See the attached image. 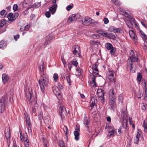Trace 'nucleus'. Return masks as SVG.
<instances>
[{"label": "nucleus", "instance_id": "50", "mask_svg": "<svg viewBox=\"0 0 147 147\" xmlns=\"http://www.w3.org/2000/svg\"><path fill=\"white\" fill-rule=\"evenodd\" d=\"M33 6L34 7L38 8L40 6V3H35L34 4Z\"/></svg>", "mask_w": 147, "mask_h": 147}, {"label": "nucleus", "instance_id": "22", "mask_svg": "<svg viewBox=\"0 0 147 147\" xmlns=\"http://www.w3.org/2000/svg\"><path fill=\"white\" fill-rule=\"evenodd\" d=\"M140 36L144 39L145 42L147 40V36L142 31H140Z\"/></svg>", "mask_w": 147, "mask_h": 147}, {"label": "nucleus", "instance_id": "16", "mask_svg": "<svg viewBox=\"0 0 147 147\" xmlns=\"http://www.w3.org/2000/svg\"><path fill=\"white\" fill-rule=\"evenodd\" d=\"M52 90L56 96L60 95L59 89L57 86H53Z\"/></svg>", "mask_w": 147, "mask_h": 147}, {"label": "nucleus", "instance_id": "42", "mask_svg": "<svg viewBox=\"0 0 147 147\" xmlns=\"http://www.w3.org/2000/svg\"><path fill=\"white\" fill-rule=\"evenodd\" d=\"M118 99L119 102H120L121 103H122L123 102V95L122 94H120L119 95L118 97Z\"/></svg>", "mask_w": 147, "mask_h": 147}, {"label": "nucleus", "instance_id": "18", "mask_svg": "<svg viewBox=\"0 0 147 147\" xmlns=\"http://www.w3.org/2000/svg\"><path fill=\"white\" fill-rule=\"evenodd\" d=\"M141 132L138 131L137 133V134L136 137L134 138V142L136 144H138L139 138L141 136Z\"/></svg>", "mask_w": 147, "mask_h": 147}, {"label": "nucleus", "instance_id": "54", "mask_svg": "<svg viewBox=\"0 0 147 147\" xmlns=\"http://www.w3.org/2000/svg\"><path fill=\"white\" fill-rule=\"evenodd\" d=\"M103 21H104V23L105 24H107L109 22V20H108V19L107 18H105L103 19Z\"/></svg>", "mask_w": 147, "mask_h": 147}, {"label": "nucleus", "instance_id": "12", "mask_svg": "<svg viewBox=\"0 0 147 147\" xmlns=\"http://www.w3.org/2000/svg\"><path fill=\"white\" fill-rule=\"evenodd\" d=\"M97 102V99L95 97H92L90 101V106L92 109L95 105Z\"/></svg>", "mask_w": 147, "mask_h": 147}, {"label": "nucleus", "instance_id": "38", "mask_svg": "<svg viewBox=\"0 0 147 147\" xmlns=\"http://www.w3.org/2000/svg\"><path fill=\"white\" fill-rule=\"evenodd\" d=\"M72 63L73 65L75 66L76 67H77L78 63V62L77 60L76 59H74L73 60Z\"/></svg>", "mask_w": 147, "mask_h": 147}, {"label": "nucleus", "instance_id": "19", "mask_svg": "<svg viewBox=\"0 0 147 147\" xmlns=\"http://www.w3.org/2000/svg\"><path fill=\"white\" fill-rule=\"evenodd\" d=\"M9 79V77L7 74H3L2 75V79L3 82L5 83L7 82Z\"/></svg>", "mask_w": 147, "mask_h": 147}, {"label": "nucleus", "instance_id": "25", "mask_svg": "<svg viewBox=\"0 0 147 147\" xmlns=\"http://www.w3.org/2000/svg\"><path fill=\"white\" fill-rule=\"evenodd\" d=\"M105 48L108 50H110L113 47L112 45L108 42L105 44Z\"/></svg>", "mask_w": 147, "mask_h": 147}, {"label": "nucleus", "instance_id": "32", "mask_svg": "<svg viewBox=\"0 0 147 147\" xmlns=\"http://www.w3.org/2000/svg\"><path fill=\"white\" fill-rule=\"evenodd\" d=\"M6 14V11L5 10H3L1 11L0 15L2 18H3L5 16Z\"/></svg>", "mask_w": 147, "mask_h": 147}, {"label": "nucleus", "instance_id": "60", "mask_svg": "<svg viewBox=\"0 0 147 147\" xmlns=\"http://www.w3.org/2000/svg\"><path fill=\"white\" fill-rule=\"evenodd\" d=\"M128 27H129L130 28H133V25H134V24H132L131 23H129V24H127Z\"/></svg>", "mask_w": 147, "mask_h": 147}, {"label": "nucleus", "instance_id": "61", "mask_svg": "<svg viewBox=\"0 0 147 147\" xmlns=\"http://www.w3.org/2000/svg\"><path fill=\"white\" fill-rule=\"evenodd\" d=\"M124 14L125 16L128 18H130L129 17H131V16L129 15V14L127 12H125L124 13Z\"/></svg>", "mask_w": 147, "mask_h": 147}, {"label": "nucleus", "instance_id": "20", "mask_svg": "<svg viewBox=\"0 0 147 147\" xmlns=\"http://www.w3.org/2000/svg\"><path fill=\"white\" fill-rule=\"evenodd\" d=\"M53 37H51V35H50L49 36H47V39L45 40V44H44V46L46 47L47 45L49 43L50 40L53 39Z\"/></svg>", "mask_w": 147, "mask_h": 147}, {"label": "nucleus", "instance_id": "53", "mask_svg": "<svg viewBox=\"0 0 147 147\" xmlns=\"http://www.w3.org/2000/svg\"><path fill=\"white\" fill-rule=\"evenodd\" d=\"M147 106L146 104H143L142 105L141 107V108L142 109L144 110H145L146 109V107Z\"/></svg>", "mask_w": 147, "mask_h": 147}, {"label": "nucleus", "instance_id": "23", "mask_svg": "<svg viewBox=\"0 0 147 147\" xmlns=\"http://www.w3.org/2000/svg\"><path fill=\"white\" fill-rule=\"evenodd\" d=\"M129 18H129L130 19V23L134 24L136 27L138 26V25L137 24L134 18L131 16V17Z\"/></svg>", "mask_w": 147, "mask_h": 147}, {"label": "nucleus", "instance_id": "55", "mask_svg": "<svg viewBox=\"0 0 147 147\" xmlns=\"http://www.w3.org/2000/svg\"><path fill=\"white\" fill-rule=\"evenodd\" d=\"M115 48H112L111 49L110 53L111 54L113 55L114 54L115 52Z\"/></svg>", "mask_w": 147, "mask_h": 147}, {"label": "nucleus", "instance_id": "51", "mask_svg": "<svg viewBox=\"0 0 147 147\" xmlns=\"http://www.w3.org/2000/svg\"><path fill=\"white\" fill-rule=\"evenodd\" d=\"M25 121L26 124L27 125V126H31V124L30 121V119L28 120H25Z\"/></svg>", "mask_w": 147, "mask_h": 147}, {"label": "nucleus", "instance_id": "36", "mask_svg": "<svg viewBox=\"0 0 147 147\" xmlns=\"http://www.w3.org/2000/svg\"><path fill=\"white\" fill-rule=\"evenodd\" d=\"M63 131L65 133V135L66 136L67 138V139L68 138V136H67V131H68V128L67 126H64L63 128Z\"/></svg>", "mask_w": 147, "mask_h": 147}, {"label": "nucleus", "instance_id": "33", "mask_svg": "<svg viewBox=\"0 0 147 147\" xmlns=\"http://www.w3.org/2000/svg\"><path fill=\"white\" fill-rule=\"evenodd\" d=\"M114 76H108V80H109V81L111 83H113L114 84L115 82V81L113 78Z\"/></svg>", "mask_w": 147, "mask_h": 147}, {"label": "nucleus", "instance_id": "62", "mask_svg": "<svg viewBox=\"0 0 147 147\" xmlns=\"http://www.w3.org/2000/svg\"><path fill=\"white\" fill-rule=\"evenodd\" d=\"M31 126H26V127H27V129H28V131L29 132L30 131L31 132H32V129H31Z\"/></svg>", "mask_w": 147, "mask_h": 147}, {"label": "nucleus", "instance_id": "47", "mask_svg": "<svg viewBox=\"0 0 147 147\" xmlns=\"http://www.w3.org/2000/svg\"><path fill=\"white\" fill-rule=\"evenodd\" d=\"M73 7V5L72 4L71 5H69L67 6L66 9L68 11L70 10L71 9H72Z\"/></svg>", "mask_w": 147, "mask_h": 147}, {"label": "nucleus", "instance_id": "6", "mask_svg": "<svg viewBox=\"0 0 147 147\" xmlns=\"http://www.w3.org/2000/svg\"><path fill=\"white\" fill-rule=\"evenodd\" d=\"M109 133L108 134L110 137L114 136L117 134L116 129L113 126H108Z\"/></svg>", "mask_w": 147, "mask_h": 147}, {"label": "nucleus", "instance_id": "14", "mask_svg": "<svg viewBox=\"0 0 147 147\" xmlns=\"http://www.w3.org/2000/svg\"><path fill=\"white\" fill-rule=\"evenodd\" d=\"M57 5V4H54L49 8V11L52 14H53L56 12Z\"/></svg>", "mask_w": 147, "mask_h": 147}, {"label": "nucleus", "instance_id": "4", "mask_svg": "<svg viewBox=\"0 0 147 147\" xmlns=\"http://www.w3.org/2000/svg\"><path fill=\"white\" fill-rule=\"evenodd\" d=\"M130 56L128 59V63H132V62H137L138 61L137 56H135L133 50H131L130 53Z\"/></svg>", "mask_w": 147, "mask_h": 147}, {"label": "nucleus", "instance_id": "39", "mask_svg": "<svg viewBox=\"0 0 147 147\" xmlns=\"http://www.w3.org/2000/svg\"><path fill=\"white\" fill-rule=\"evenodd\" d=\"M144 83V85H143L144 87V90L145 92V94L146 93V90H147V81H146L144 80L143 81Z\"/></svg>", "mask_w": 147, "mask_h": 147}, {"label": "nucleus", "instance_id": "13", "mask_svg": "<svg viewBox=\"0 0 147 147\" xmlns=\"http://www.w3.org/2000/svg\"><path fill=\"white\" fill-rule=\"evenodd\" d=\"M20 138L22 142L28 139V135L26 132L23 134V135H22V131H20Z\"/></svg>", "mask_w": 147, "mask_h": 147}, {"label": "nucleus", "instance_id": "17", "mask_svg": "<svg viewBox=\"0 0 147 147\" xmlns=\"http://www.w3.org/2000/svg\"><path fill=\"white\" fill-rule=\"evenodd\" d=\"M7 18L8 19V22H12L15 19H14V17L13 15V14L12 13H9L7 16Z\"/></svg>", "mask_w": 147, "mask_h": 147}, {"label": "nucleus", "instance_id": "46", "mask_svg": "<svg viewBox=\"0 0 147 147\" xmlns=\"http://www.w3.org/2000/svg\"><path fill=\"white\" fill-rule=\"evenodd\" d=\"M43 143L44 145V147H47V145L48 143V142L47 140H43Z\"/></svg>", "mask_w": 147, "mask_h": 147}, {"label": "nucleus", "instance_id": "11", "mask_svg": "<svg viewBox=\"0 0 147 147\" xmlns=\"http://www.w3.org/2000/svg\"><path fill=\"white\" fill-rule=\"evenodd\" d=\"M59 113L62 120H63L62 116L66 113V111L65 107L60 106L59 107Z\"/></svg>", "mask_w": 147, "mask_h": 147}, {"label": "nucleus", "instance_id": "9", "mask_svg": "<svg viewBox=\"0 0 147 147\" xmlns=\"http://www.w3.org/2000/svg\"><path fill=\"white\" fill-rule=\"evenodd\" d=\"M25 95L26 100L29 102L30 105L31 104L32 101V95L31 93L29 91L26 92Z\"/></svg>", "mask_w": 147, "mask_h": 147}, {"label": "nucleus", "instance_id": "48", "mask_svg": "<svg viewBox=\"0 0 147 147\" xmlns=\"http://www.w3.org/2000/svg\"><path fill=\"white\" fill-rule=\"evenodd\" d=\"M142 78V76L140 74H138L137 75V79L139 82H140Z\"/></svg>", "mask_w": 147, "mask_h": 147}, {"label": "nucleus", "instance_id": "56", "mask_svg": "<svg viewBox=\"0 0 147 147\" xmlns=\"http://www.w3.org/2000/svg\"><path fill=\"white\" fill-rule=\"evenodd\" d=\"M24 115L25 116V120L30 119L29 116L28 114L25 113Z\"/></svg>", "mask_w": 147, "mask_h": 147}, {"label": "nucleus", "instance_id": "7", "mask_svg": "<svg viewBox=\"0 0 147 147\" xmlns=\"http://www.w3.org/2000/svg\"><path fill=\"white\" fill-rule=\"evenodd\" d=\"M80 17V16L79 14H73L71 16H70L68 19L67 22L70 23L72 21H74L79 19Z\"/></svg>", "mask_w": 147, "mask_h": 147}, {"label": "nucleus", "instance_id": "63", "mask_svg": "<svg viewBox=\"0 0 147 147\" xmlns=\"http://www.w3.org/2000/svg\"><path fill=\"white\" fill-rule=\"evenodd\" d=\"M97 65L96 64H95V65H93L92 67V69L93 70H95L97 68Z\"/></svg>", "mask_w": 147, "mask_h": 147}, {"label": "nucleus", "instance_id": "57", "mask_svg": "<svg viewBox=\"0 0 147 147\" xmlns=\"http://www.w3.org/2000/svg\"><path fill=\"white\" fill-rule=\"evenodd\" d=\"M45 16L48 18H49L50 17L51 14L49 11H47L46 12Z\"/></svg>", "mask_w": 147, "mask_h": 147}, {"label": "nucleus", "instance_id": "37", "mask_svg": "<svg viewBox=\"0 0 147 147\" xmlns=\"http://www.w3.org/2000/svg\"><path fill=\"white\" fill-rule=\"evenodd\" d=\"M59 146L60 147H65L64 142L61 140L59 141Z\"/></svg>", "mask_w": 147, "mask_h": 147}, {"label": "nucleus", "instance_id": "30", "mask_svg": "<svg viewBox=\"0 0 147 147\" xmlns=\"http://www.w3.org/2000/svg\"><path fill=\"white\" fill-rule=\"evenodd\" d=\"M143 127L144 128V131L145 132H147V119H146L143 123Z\"/></svg>", "mask_w": 147, "mask_h": 147}, {"label": "nucleus", "instance_id": "40", "mask_svg": "<svg viewBox=\"0 0 147 147\" xmlns=\"http://www.w3.org/2000/svg\"><path fill=\"white\" fill-rule=\"evenodd\" d=\"M114 32H117V33H122L123 32V30L119 28H115V30Z\"/></svg>", "mask_w": 147, "mask_h": 147}, {"label": "nucleus", "instance_id": "10", "mask_svg": "<svg viewBox=\"0 0 147 147\" xmlns=\"http://www.w3.org/2000/svg\"><path fill=\"white\" fill-rule=\"evenodd\" d=\"M115 90L114 88H112L109 91V98L111 100H115Z\"/></svg>", "mask_w": 147, "mask_h": 147}, {"label": "nucleus", "instance_id": "1", "mask_svg": "<svg viewBox=\"0 0 147 147\" xmlns=\"http://www.w3.org/2000/svg\"><path fill=\"white\" fill-rule=\"evenodd\" d=\"M38 82L41 91L44 92L46 88L48 86L49 84L48 76H40Z\"/></svg>", "mask_w": 147, "mask_h": 147}, {"label": "nucleus", "instance_id": "21", "mask_svg": "<svg viewBox=\"0 0 147 147\" xmlns=\"http://www.w3.org/2000/svg\"><path fill=\"white\" fill-rule=\"evenodd\" d=\"M97 32L98 33L101 35L102 36H105V37H107V38H109V36L107 35V33L103 32L101 30H98L97 31Z\"/></svg>", "mask_w": 147, "mask_h": 147}, {"label": "nucleus", "instance_id": "26", "mask_svg": "<svg viewBox=\"0 0 147 147\" xmlns=\"http://www.w3.org/2000/svg\"><path fill=\"white\" fill-rule=\"evenodd\" d=\"M92 76L91 78V79L92 80V81H91L90 83L91 84H93V86H94L96 85V83L95 82V77L96 76H95V75H94L93 74H92Z\"/></svg>", "mask_w": 147, "mask_h": 147}, {"label": "nucleus", "instance_id": "52", "mask_svg": "<svg viewBox=\"0 0 147 147\" xmlns=\"http://www.w3.org/2000/svg\"><path fill=\"white\" fill-rule=\"evenodd\" d=\"M18 9V6L17 4H14L13 6V9L14 11H16Z\"/></svg>", "mask_w": 147, "mask_h": 147}, {"label": "nucleus", "instance_id": "31", "mask_svg": "<svg viewBox=\"0 0 147 147\" xmlns=\"http://www.w3.org/2000/svg\"><path fill=\"white\" fill-rule=\"evenodd\" d=\"M5 136L7 140L9 141L10 140V133L9 131L7 132H5Z\"/></svg>", "mask_w": 147, "mask_h": 147}, {"label": "nucleus", "instance_id": "5", "mask_svg": "<svg viewBox=\"0 0 147 147\" xmlns=\"http://www.w3.org/2000/svg\"><path fill=\"white\" fill-rule=\"evenodd\" d=\"M84 21H82V24L85 26H89L91 24H93L95 23L94 20L92 19L91 18L89 17H86L85 18Z\"/></svg>", "mask_w": 147, "mask_h": 147}, {"label": "nucleus", "instance_id": "2", "mask_svg": "<svg viewBox=\"0 0 147 147\" xmlns=\"http://www.w3.org/2000/svg\"><path fill=\"white\" fill-rule=\"evenodd\" d=\"M7 99V96L5 95L0 99V113L4 112L6 108L5 102Z\"/></svg>", "mask_w": 147, "mask_h": 147}, {"label": "nucleus", "instance_id": "59", "mask_svg": "<svg viewBox=\"0 0 147 147\" xmlns=\"http://www.w3.org/2000/svg\"><path fill=\"white\" fill-rule=\"evenodd\" d=\"M99 71L98 70L97 68L95 70H93L92 72L93 74H98Z\"/></svg>", "mask_w": 147, "mask_h": 147}, {"label": "nucleus", "instance_id": "49", "mask_svg": "<svg viewBox=\"0 0 147 147\" xmlns=\"http://www.w3.org/2000/svg\"><path fill=\"white\" fill-rule=\"evenodd\" d=\"M115 72L114 71H109L108 73V76H114V74Z\"/></svg>", "mask_w": 147, "mask_h": 147}, {"label": "nucleus", "instance_id": "24", "mask_svg": "<svg viewBox=\"0 0 147 147\" xmlns=\"http://www.w3.org/2000/svg\"><path fill=\"white\" fill-rule=\"evenodd\" d=\"M84 125L88 129L89 128V126L88 125L90 124V121H89L86 118H85L84 119Z\"/></svg>", "mask_w": 147, "mask_h": 147}, {"label": "nucleus", "instance_id": "3", "mask_svg": "<svg viewBox=\"0 0 147 147\" xmlns=\"http://www.w3.org/2000/svg\"><path fill=\"white\" fill-rule=\"evenodd\" d=\"M119 117L123 118L122 125L127 123L128 120L127 118V114L125 109H123L121 111V113L119 115Z\"/></svg>", "mask_w": 147, "mask_h": 147}, {"label": "nucleus", "instance_id": "41", "mask_svg": "<svg viewBox=\"0 0 147 147\" xmlns=\"http://www.w3.org/2000/svg\"><path fill=\"white\" fill-rule=\"evenodd\" d=\"M53 78L54 80L56 82H57L58 80V76L57 74H54L53 76Z\"/></svg>", "mask_w": 147, "mask_h": 147}, {"label": "nucleus", "instance_id": "34", "mask_svg": "<svg viewBox=\"0 0 147 147\" xmlns=\"http://www.w3.org/2000/svg\"><path fill=\"white\" fill-rule=\"evenodd\" d=\"M6 45L5 42L3 41H0V48H4Z\"/></svg>", "mask_w": 147, "mask_h": 147}, {"label": "nucleus", "instance_id": "35", "mask_svg": "<svg viewBox=\"0 0 147 147\" xmlns=\"http://www.w3.org/2000/svg\"><path fill=\"white\" fill-rule=\"evenodd\" d=\"M97 95L99 97H100L102 98V100H103V102H104V91L101 92L97 94Z\"/></svg>", "mask_w": 147, "mask_h": 147}, {"label": "nucleus", "instance_id": "43", "mask_svg": "<svg viewBox=\"0 0 147 147\" xmlns=\"http://www.w3.org/2000/svg\"><path fill=\"white\" fill-rule=\"evenodd\" d=\"M115 28L113 26H110L108 30L110 32H114Z\"/></svg>", "mask_w": 147, "mask_h": 147}, {"label": "nucleus", "instance_id": "44", "mask_svg": "<svg viewBox=\"0 0 147 147\" xmlns=\"http://www.w3.org/2000/svg\"><path fill=\"white\" fill-rule=\"evenodd\" d=\"M66 79L69 85H70L71 84V80L70 79V75H68V76H66Z\"/></svg>", "mask_w": 147, "mask_h": 147}, {"label": "nucleus", "instance_id": "45", "mask_svg": "<svg viewBox=\"0 0 147 147\" xmlns=\"http://www.w3.org/2000/svg\"><path fill=\"white\" fill-rule=\"evenodd\" d=\"M7 20L5 19H2L0 22V23H2L3 25H5L6 24Z\"/></svg>", "mask_w": 147, "mask_h": 147}, {"label": "nucleus", "instance_id": "8", "mask_svg": "<svg viewBox=\"0 0 147 147\" xmlns=\"http://www.w3.org/2000/svg\"><path fill=\"white\" fill-rule=\"evenodd\" d=\"M73 53L76 55V56L79 57L80 54L79 47L78 45L74 46L73 47Z\"/></svg>", "mask_w": 147, "mask_h": 147}, {"label": "nucleus", "instance_id": "15", "mask_svg": "<svg viewBox=\"0 0 147 147\" xmlns=\"http://www.w3.org/2000/svg\"><path fill=\"white\" fill-rule=\"evenodd\" d=\"M44 63L43 62L42 65L40 66V76H43L47 75L44 71Z\"/></svg>", "mask_w": 147, "mask_h": 147}, {"label": "nucleus", "instance_id": "28", "mask_svg": "<svg viewBox=\"0 0 147 147\" xmlns=\"http://www.w3.org/2000/svg\"><path fill=\"white\" fill-rule=\"evenodd\" d=\"M74 134L75 136V139L76 140H79L80 134L78 132L76 131H74Z\"/></svg>", "mask_w": 147, "mask_h": 147}, {"label": "nucleus", "instance_id": "58", "mask_svg": "<svg viewBox=\"0 0 147 147\" xmlns=\"http://www.w3.org/2000/svg\"><path fill=\"white\" fill-rule=\"evenodd\" d=\"M14 19H16L19 16V14L18 13H15L13 14Z\"/></svg>", "mask_w": 147, "mask_h": 147}, {"label": "nucleus", "instance_id": "29", "mask_svg": "<svg viewBox=\"0 0 147 147\" xmlns=\"http://www.w3.org/2000/svg\"><path fill=\"white\" fill-rule=\"evenodd\" d=\"M115 100H110L109 102V104L111 107V108L113 109L115 107Z\"/></svg>", "mask_w": 147, "mask_h": 147}, {"label": "nucleus", "instance_id": "64", "mask_svg": "<svg viewBox=\"0 0 147 147\" xmlns=\"http://www.w3.org/2000/svg\"><path fill=\"white\" fill-rule=\"evenodd\" d=\"M92 36V37L94 38H97L99 37V36L96 34H93Z\"/></svg>", "mask_w": 147, "mask_h": 147}, {"label": "nucleus", "instance_id": "27", "mask_svg": "<svg viewBox=\"0 0 147 147\" xmlns=\"http://www.w3.org/2000/svg\"><path fill=\"white\" fill-rule=\"evenodd\" d=\"M25 147H30L31 145L28 139L23 141Z\"/></svg>", "mask_w": 147, "mask_h": 147}]
</instances>
